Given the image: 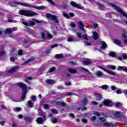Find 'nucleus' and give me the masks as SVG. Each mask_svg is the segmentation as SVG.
I'll use <instances>...</instances> for the list:
<instances>
[{
	"label": "nucleus",
	"mask_w": 127,
	"mask_h": 127,
	"mask_svg": "<svg viewBox=\"0 0 127 127\" xmlns=\"http://www.w3.org/2000/svg\"><path fill=\"white\" fill-rule=\"evenodd\" d=\"M21 15H24L25 16H36L38 15V13L29 10L20 9L18 11Z\"/></svg>",
	"instance_id": "1"
},
{
	"label": "nucleus",
	"mask_w": 127,
	"mask_h": 127,
	"mask_svg": "<svg viewBox=\"0 0 127 127\" xmlns=\"http://www.w3.org/2000/svg\"><path fill=\"white\" fill-rule=\"evenodd\" d=\"M14 4H20V5L25 6L26 7H33V8H35V9H37L38 10H41L42 9H46V8H47L46 6L43 5L40 6H33L32 5L26 3H22L17 1L14 2Z\"/></svg>",
	"instance_id": "2"
},
{
	"label": "nucleus",
	"mask_w": 127,
	"mask_h": 127,
	"mask_svg": "<svg viewBox=\"0 0 127 127\" xmlns=\"http://www.w3.org/2000/svg\"><path fill=\"white\" fill-rule=\"evenodd\" d=\"M105 2H107V3H108V4L110 5V6H111L112 7H113L114 8V9H116V10H117V11H118V12H119V13L122 14V15H123V16H124V17H126V18H127V13H125V12H124L123 9H122L121 8H120V7L117 6V5H116L114 3H110V2H107V1H105Z\"/></svg>",
	"instance_id": "3"
},
{
	"label": "nucleus",
	"mask_w": 127,
	"mask_h": 127,
	"mask_svg": "<svg viewBox=\"0 0 127 127\" xmlns=\"http://www.w3.org/2000/svg\"><path fill=\"white\" fill-rule=\"evenodd\" d=\"M18 86L20 87L22 89V101H23L24 99H25V96L26 95V93H27V90H26L27 87L25 84H23L22 82H19L17 83Z\"/></svg>",
	"instance_id": "4"
},
{
	"label": "nucleus",
	"mask_w": 127,
	"mask_h": 127,
	"mask_svg": "<svg viewBox=\"0 0 127 127\" xmlns=\"http://www.w3.org/2000/svg\"><path fill=\"white\" fill-rule=\"evenodd\" d=\"M47 34V36L48 37V38L49 39H51V38H53V36H52V35L49 34V33H48V32L47 31H45V32H42L41 33V35L42 37V39H43V40H46V39H47V38H46V34Z\"/></svg>",
	"instance_id": "5"
},
{
	"label": "nucleus",
	"mask_w": 127,
	"mask_h": 127,
	"mask_svg": "<svg viewBox=\"0 0 127 127\" xmlns=\"http://www.w3.org/2000/svg\"><path fill=\"white\" fill-rule=\"evenodd\" d=\"M32 20H33V21L30 22L29 24L26 22H23V24L26 25V26H33V25H35V22H37V23H41V21L37 20L35 19H32Z\"/></svg>",
	"instance_id": "6"
},
{
	"label": "nucleus",
	"mask_w": 127,
	"mask_h": 127,
	"mask_svg": "<svg viewBox=\"0 0 127 127\" xmlns=\"http://www.w3.org/2000/svg\"><path fill=\"white\" fill-rule=\"evenodd\" d=\"M46 17L48 18H52L53 20H55L56 23H58V19H57V17L55 15H52L51 14L48 13L46 14Z\"/></svg>",
	"instance_id": "7"
},
{
	"label": "nucleus",
	"mask_w": 127,
	"mask_h": 127,
	"mask_svg": "<svg viewBox=\"0 0 127 127\" xmlns=\"http://www.w3.org/2000/svg\"><path fill=\"white\" fill-rule=\"evenodd\" d=\"M98 67L99 68H100V69H101V70H103V71H104L105 72H107L108 74H109V75H113V76H116V73H115L114 71L112 70L109 71L101 65L98 66Z\"/></svg>",
	"instance_id": "8"
},
{
	"label": "nucleus",
	"mask_w": 127,
	"mask_h": 127,
	"mask_svg": "<svg viewBox=\"0 0 127 127\" xmlns=\"http://www.w3.org/2000/svg\"><path fill=\"white\" fill-rule=\"evenodd\" d=\"M70 5H72V6H74V7H76L77 8H78L79 9H82V8H83V7L81 6L79 3H76V2L74 1H71L70 2Z\"/></svg>",
	"instance_id": "9"
},
{
	"label": "nucleus",
	"mask_w": 127,
	"mask_h": 127,
	"mask_svg": "<svg viewBox=\"0 0 127 127\" xmlns=\"http://www.w3.org/2000/svg\"><path fill=\"white\" fill-rule=\"evenodd\" d=\"M76 35H77V37H78V38H79L80 39H81V38H82V37H83V38L84 39H85V40H89V38H88V37L87 36V35H83L82 36V33H81V32H77V33H76Z\"/></svg>",
	"instance_id": "10"
},
{
	"label": "nucleus",
	"mask_w": 127,
	"mask_h": 127,
	"mask_svg": "<svg viewBox=\"0 0 127 127\" xmlns=\"http://www.w3.org/2000/svg\"><path fill=\"white\" fill-rule=\"evenodd\" d=\"M104 104L107 107H112L113 106V102L110 100L107 99L104 101Z\"/></svg>",
	"instance_id": "11"
},
{
	"label": "nucleus",
	"mask_w": 127,
	"mask_h": 127,
	"mask_svg": "<svg viewBox=\"0 0 127 127\" xmlns=\"http://www.w3.org/2000/svg\"><path fill=\"white\" fill-rule=\"evenodd\" d=\"M36 122H37L39 125H42L44 122V119L42 117H38L36 119Z\"/></svg>",
	"instance_id": "12"
},
{
	"label": "nucleus",
	"mask_w": 127,
	"mask_h": 127,
	"mask_svg": "<svg viewBox=\"0 0 127 127\" xmlns=\"http://www.w3.org/2000/svg\"><path fill=\"white\" fill-rule=\"evenodd\" d=\"M122 37L124 43H127V32H124L122 33Z\"/></svg>",
	"instance_id": "13"
},
{
	"label": "nucleus",
	"mask_w": 127,
	"mask_h": 127,
	"mask_svg": "<svg viewBox=\"0 0 127 127\" xmlns=\"http://www.w3.org/2000/svg\"><path fill=\"white\" fill-rule=\"evenodd\" d=\"M78 26L79 27V29L81 30H82V31H85V29H84V27H85V25H84V24L81 21L78 22Z\"/></svg>",
	"instance_id": "14"
},
{
	"label": "nucleus",
	"mask_w": 127,
	"mask_h": 127,
	"mask_svg": "<svg viewBox=\"0 0 127 127\" xmlns=\"http://www.w3.org/2000/svg\"><path fill=\"white\" fill-rule=\"evenodd\" d=\"M17 69H18V66H14L11 69L8 70L7 72L8 73H14V72H15Z\"/></svg>",
	"instance_id": "15"
},
{
	"label": "nucleus",
	"mask_w": 127,
	"mask_h": 127,
	"mask_svg": "<svg viewBox=\"0 0 127 127\" xmlns=\"http://www.w3.org/2000/svg\"><path fill=\"white\" fill-rule=\"evenodd\" d=\"M101 44L102 46L101 47V49H106L107 47H108V45H107V43L105 42L104 41H101Z\"/></svg>",
	"instance_id": "16"
},
{
	"label": "nucleus",
	"mask_w": 127,
	"mask_h": 127,
	"mask_svg": "<svg viewBox=\"0 0 127 127\" xmlns=\"http://www.w3.org/2000/svg\"><path fill=\"white\" fill-rule=\"evenodd\" d=\"M96 100L97 101H101L102 100V95L99 93H95V94Z\"/></svg>",
	"instance_id": "17"
},
{
	"label": "nucleus",
	"mask_w": 127,
	"mask_h": 127,
	"mask_svg": "<svg viewBox=\"0 0 127 127\" xmlns=\"http://www.w3.org/2000/svg\"><path fill=\"white\" fill-rule=\"evenodd\" d=\"M92 33L93 39H94V40H97V39L99 38V34H98L96 32H93Z\"/></svg>",
	"instance_id": "18"
},
{
	"label": "nucleus",
	"mask_w": 127,
	"mask_h": 127,
	"mask_svg": "<svg viewBox=\"0 0 127 127\" xmlns=\"http://www.w3.org/2000/svg\"><path fill=\"white\" fill-rule=\"evenodd\" d=\"M117 70H123L124 72H127V67H126V66H118Z\"/></svg>",
	"instance_id": "19"
},
{
	"label": "nucleus",
	"mask_w": 127,
	"mask_h": 127,
	"mask_svg": "<svg viewBox=\"0 0 127 127\" xmlns=\"http://www.w3.org/2000/svg\"><path fill=\"white\" fill-rule=\"evenodd\" d=\"M103 126L105 127H113L114 125L112 124V123H108V122H105L103 123Z\"/></svg>",
	"instance_id": "20"
},
{
	"label": "nucleus",
	"mask_w": 127,
	"mask_h": 127,
	"mask_svg": "<svg viewBox=\"0 0 127 127\" xmlns=\"http://www.w3.org/2000/svg\"><path fill=\"white\" fill-rule=\"evenodd\" d=\"M91 63V60L90 59H87V60L84 61L83 62V65H90Z\"/></svg>",
	"instance_id": "21"
},
{
	"label": "nucleus",
	"mask_w": 127,
	"mask_h": 127,
	"mask_svg": "<svg viewBox=\"0 0 127 127\" xmlns=\"http://www.w3.org/2000/svg\"><path fill=\"white\" fill-rule=\"evenodd\" d=\"M27 107H30V108H32L34 106V103L30 100L27 102Z\"/></svg>",
	"instance_id": "22"
},
{
	"label": "nucleus",
	"mask_w": 127,
	"mask_h": 127,
	"mask_svg": "<svg viewBox=\"0 0 127 127\" xmlns=\"http://www.w3.org/2000/svg\"><path fill=\"white\" fill-rule=\"evenodd\" d=\"M97 5L98 6H99L100 9H101V10H105V9H106L105 5H104L100 3H98Z\"/></svg>",
	"instance_id": "23"
},
{
	"label": "nucleus",
	"mask_w": 127,
	"mask_h": 127,
	"mask_svg": "<svg viewBox=\"0 0 127 127\" xmlns=\"http://www.w3.org/2000/svg\"><path fill=\"white\" fill-rule=\"evenodd\" d=\"M106 67L108 69H111V70H116V66L112 65H107Z\"/></svg>",
	"instance_id": "24"
},
{
	"label": "nucleus",
	"mask_w": 127,
	"mask_h": 127,
	"mask_svg": "<svg viewBox=\"0 0 127 127\" xmlns=\"http://www.w3.org/2000/svg\"><path fill=\"white\" fill-rule=\"evenodd\" d=\"M46 82L47 83V84H49L50 85H52V84H54V83H55V81L52 79H48L46 81Z\"/></svg>",
	"instance_id": "25"
},
{
	"label": "nucleus",
	"mask_w": 127,
	"mask_h": 127,
	"mask_svg": "<svg viewBox=\"0 0 127 127\" xmlns=\"http://www.w3.org/2000/svg\"><path fill=\"white\" fill-rule=\"evenodd\" d=\"M96 76H97V77H102V76H103V75L104 74H103V72L102 71L98 70L96 73Z\"/></svg>",
	"instance_id": "26"
},
{
	"label": "nucleus",
	"mask_w": 127,
	"mask_h": 127,
	"mask_svg": "<svg viewBox=\"0 0 127 127\" xmlns=\"http://www.w3.org/2000/svg\"><path fill=\"white\" fill-rule=\"evenodd\" d=\"M127 56L125 54H122L121 55V57H118V59L119 60H120V61H121L122 59H127Z\"/></svg>",
	"instance_id": "27"
},
{
	"label": "nucleus",
	"mask_w": 127,
	"mask_h": 127,
	"mask_svg": "<svg viewBox=\"0 0 127 127\" xmlns=\"http://www.w3.org/2000/svg\"><path fill=\"white\" fill-rule=\"evenodd\" d=\"M56 104L58 106H62V107H65V106H66V104L64 102L58 101L56 103Z\"/></svg>",
	"instance_id": "28"
},
{
	"label": "nucleus",
	"mask_w": 127,
	"mask_h": 127,
	"mask_svg": "<svg viewBox=\"0 0 127 127\" xmlns=\"http://www.w3.org/2000/svg\"><path fill=\"white\" fill-rule=\"evenodd\" d=\"M114 115L116 118H120L121 116H122V113H121L120 112H116L114 113Z\"/></svg>",
	"instance_id": "29"
},
{
	"label": "nucleus",
	"mask_w": 127,
	"mask_h": 127,
	"mask_svg": "<svg viewBox=\"0 0 127 127\" xmlns=\"http://www.w3.org/2000/svg\"><path fill=\"white\" fill-rule=\"evenodd\" d=\"M101 89H103L104 90H108L110 87L107 85H103L100 87Z\"/></svg>",
	"instance_id": "30"
},
{
	"label": "nucleus",
	"mask_w": 127,
	"mask_h": 127,
	"mask_svg": "<svg viewBox=\"0 0 127 127\" xmlns=\"http://www.w3.org/2000/svg\"><path fill=\"white\" fill-rule=\"evenodd\" d=\"M24 121H25L26 123H30V122L32 121V119L29 117H26Z\"/></svg>",
	"instance_id": "31"
},
{
	"label": "nucleus",
	"mask_w": 127,
	"mask_h": 127,
	"mask_svg": "<svg viewBox=\"0 0 127 127\" xmlns=\"http://www.w3.org/2000/svg\"><path fill=\"white\" fill-rule=\"evenodd\" d=\"M68 72L69 73H77V70L72 68H68Z\"/></svg>",
	"instance_id": "32"
},
{
	"label": "nucleus",
	"mask_w": 127,
	"mask_h": 127,
	"mask_svg": "<svg viewBox=\"0 0 127 127\" xmlns=\"http://www.w3.org/2000/svg\"><path fill=\"white\" fill-rule=\"evenodd\" d=\"M114 43L115 44H117V45H118L119 46H120V45H121V41L119 40H115Z\"/></svg>",
	"instance_id": "33"
},
{
	"label": "nucleus",
	"mask_w": 127,
	"mask_h": 127,
	"mask_svg": "<svg viewBox=\"0 0 127 127\" xmlns=\"http://www.w3.org/2000/svg\"><path fill=\"white\" fill-rule=\"evenodd\" d=\"M56 69V68L54 66H53V67H52L50 68V69L49 70V72L50 73H51L52 72H54V71H55Z\"/></svg>",
	"instance_id": "34"
},
{
	"label": "nucleus",
	"mask_w": 127,
	"mask_h": 127,
	"mask_svg": "<svg viewBox=\"0 0 127 127\" xmlns=\"http://www.w3.org/2000/svg\"><path fill=\"white\" fill-rule=\"evenodd\" d=\"M83 104L84 106H85V105H87V104H88V100L86 98H83Z\"/></svg>",
	"instance_id": "35"
},
{
	"label": "nucleus",
	"mask_w": 127,
	"mask_h": 127,
	"mask_svg": "<svg viewBox=\"0 0 127 127\" xmlns=\"http://www.w3.org/2000/svg\"><path fill=\"white\" fill-rule=\"evenodd\" d=\"M32 61V60L31 59H30L28 60V61H26L25 62H24L22 65H26V64H28V63H29V62H31Z\"/></svg>",
	"instance_id": "36"
},
{
	"label": "nucleus",
	"mask_w": 127,
	"mask_h": 127,
	"mask_svg": "<svg viewBox=\"0 0 127 127\" xmlns=\"http://www.w3.org/2000/svg\"><path fill=\"white\" fill-rule=\"evenodd\" d=\"M121 106H122V104L120 102H117L115 104L116 108H119V107H121Z\"/></svg>",
	"instance_id": "37"
},
{
	"label": "nucleus",
	"mask_w": 127,
	"mask_h": 127,
	"mask_svg": "<svg viewBox=\"0 0 127 127\" xmlns=\"http://www.w3.org/2000/svg\"><path fill=\"white\" fill-rule=\"evenodd\" d=\"M12 30L11 29H7L5 31H4V33H11Z\"/></svg>",
	"instance_id": "38"
},
{
	"label": "nucleus",
	"mask_w": 127,
	"mask_h": 127,
	"mask_svg": "<svg viewBox=\"0 0 127 127\" xmlns=\"http://www.w3.org/2000/svg\"><path fill=\"white\" fill-rule=\"evenodd\" d=\"M81 69L83 71H85V72H87V73H88V74H91V72L87 68H85L84 67H81Z\"/></svg>",
	"instance_id": "39"
},
{
	"label": "nucleus",
	"mask_w": 127,
	"mask_h": 127,
	"mask_svg": "<svg viewBox=\"0 0 127 127\" xmlns=\"http://www.w3.org/2000/svg\"><path fill=\"white\" fill-rule=\"evenodd\" d=\"M67 41H68L69 42H72V41H74V38H73L72 37H69L67 40Z\"/></svg>",
	"instance_id": "40"
},
{
	"label": "nucleus",
	"mask_w": 127,
	"mask_h": 127,
	"mask_svg": "<svg viewBox=\"0 0 127 127\" xmlns=\"http://www.w3.org/2000/svg\"><path fill=\"white\" fill-rule=\"evenodd\" d=\"M14 112H20L21 111V108L16 107L14 109Z\"/></svg>",
	"instance_id": "41"
},
{
	"label": "nucleus",
	"mask_w": 127,
	"mask_h": 127,
	"mask_svg": "<svg viewBox=\"0 0 127 127\" xmlns=\"http://www.w3.org/2000/svg\"><path fill=\"white\" fill-rule=\"evenodd\" d=\"M69 25L70 26V27H72V28H74V27H76V24L74 23H70Z\"/></svg>",
	"instance_id": "42"
},
{
	"label": "nucleus",
	"mask_w": 127,
	"mask_h": 127,
	"mask_svg": "<svg viewBox=\"0 0 127 127\" xmlns=\"http://www.w3.org/2000/svg\"><path fill=\"white\" fill-rule=\"evenodd\" d=\"M109 55L112 56V57H116V53L114 52H111L109 54Z\"/></svg>",
	"instance_id": "43"
},
{
	"label": "nucleus",
	"mask_w": 127,
	"mask_h": 127,
	"mask_svg": "<svg viewBox=\"0 0 127 127\" xmlns=\"http://www.w3.org/2000/svg\"><path fill=\"white\" fill-rule=\"evenodd\" d=\"M93 115L94 116H97V117H100V114L98 112H93Z\"/></svg>",
	"instance_id": "44"
},
{
	"label": "nucleus",
	"mask_w": 127,
	"mask_h": 127,
	"mask_svg": "<svg viewBox=\"0 0 127 127\" xmlns=\"http://www.w3.org/2000/svg\"><path fill=\"white\" fill-rule=\"evenodd\" d=\"M52 112L54 114H58V111L55 109H52Z\"/></svg>",
	"instance_id": "45"
},
{
	"label": "nucleus",
	"mask_w": 127,
	"mask_h": 127,
	"mask_svg": "<svg viewBox=\"0 0 127 127\" xmlns=\"http://www.w3.org/2000/svg\"><path fill=\"white\" fill-rule=\"evenodd\" d=\"M44 109H45V110L49 109V105H48V104H44Z\"/></svg>",
	"instance_id": "46"
},
{
	"label": "nucleus",
	"mask_w": 127,
	"mask_h": 127,
	"mask_svg": "<svg viewBox=\"0 0 127 127\" xmlns=\"http://www.w3.org/2000/svg\"><path fill=\"white\" fill-rule=\"evenodd\" d=\"M99 120H100V121H101L102 123H104L106 121V119H105V118L103 117L99 118Z\"/></svg>",
	"instance_id": "47"
},
{
	"label": "nucleus",
	"mask_w": 127,
	"mask_h": 127,
	"mask_svg": "<svg viewBox=\"0 0 127 127\" xmlns=\"http://www.w3.org/2000/svg\"><path fill=\"white\" fill-rule=\"evenodd\" d=\"M92 28H97L98 27L99 25L97 24H94L92 26Z\"/></svg>",
	"instance_id": "48"
},
{
	"label": "nucleus",
	"mask_w": 127,
	"mask_h": 127,
	"mask_svg": "<svg viewBox=\"0 0 127 127\" xmlns=\"http://www.w3.org/2000/svg\"><path fill=\"white\" fill-rule=\"evenodd\" d=\"M96 119H97V117L96 116H93L92 117L90 118L91 121H92V122H95V120H96Z\"/></svg>",
	"instance_id": "49"
},
{
	"label": "nucleus",
	"mask_w": 127,
	"mask_h": 127,
	"mask_svg": "<svg viewBox=\"0 0 127 127\" xmlns=\"http://www.w3.org/2000/svg\"><path fill=\"white\" fill-rule=\"evenodd\" d=\"M55 57H56V58H62L63 56L62 55H56Z\"/></svg>",
	"instance_id": "50"
},
{
	"label": "nucleus",
	"mask_w": 127,
	"mask_h": 127,
	"mask_svg": "<svg viewBox=\"0 0 127 127\" xmlns=\"http://www.w3.org/2000/svg\"><path fill=\"white\" fill-rule=\"evenodd\" d=\"M106 17H109L110 18H111V17H112V15L110 13H106Z\"/></svg>",
	"instance_id": "51"
},
{
	"label": "nucleus",
	"mask_w": 127,
	"mask_h": 127,
	"mask_svg": "<svg viewBox=\"0 0 127 127\" xmlns=\"http://www.w3.org/2000/svg\"><path fill=\"white\" fill-rule=\"evenodd\" d=\"M31 99L32 101H33V102H35V101H36V97L35 96H32Z\"/></svg>",
	"instance_id": "52"
},
{
	"label": "nucleus",
	"mask_w": 127,
	"mask_h": 127,
	"mask_svg": "<svg viewBox=\"0 0 127 127\" xmlns=\"http://www.w3.org/2000/svg\"><path fill=\"white\" fill-rule=\"evenodd\" d=\"M121 23H122V24H124V25H127V21L122 20L121 22Z\"/></svg>",
	"instance_id": "53"
},
{
	"label": "nucleus",
	"mask_w": 127,
	"mask_h": 127,
	"mask_svg": "<svg viewBox=\"0 0 127 127\" xmlns=\"http://www.w3.org/2000/svg\"><path fill=\"white\" fill-rule=\"evenodd\" d=\"M47 1H48L49 2H50V3H51V4H53V5H54L55 3L54 2H53V1H52V0H46Z\"/></svg>",
	"instance_id": "54"
},
{
	"label": "nucleus",
	"mask_w": 127,
	"mask_h": 127,
	"mask_svg": "<svg viewBox=\"0 0 127 127\" xmlns=\"http://www.w3.org/2000/svg\"><path fill=\"white\" fill-rule=\"evenodd\" d=\"M18 54L19 56H21V55H22V51L19 50L18 52Z\"/></svg>",
	"instance_id": "55"
},
{
	"label": "nucleus",
	"mask_w": 127,
	"mask_h": 127,
	"mask_svg": "<svg viewBox=\"0 0 127 127\" xmlns=\"http://www.w3.org/2000/svg\"><path fill=\"white\" fill-rule=\"evenodd\" d=\"M57 46H58V44H55V45H51V48H54L55 47H57Z\"/></svg>",
	"instance_id": "56"
},
{
	"label": "nucleus",
	"mask_w": 127,
	"mask_h": 127,
	"mask_svg": "<svg viewBox=\"0 0 127 127\" xmlns=\"http://www.w3.org/2000/svg\"><path fill=\"white\" fill-rule=\"evenodd\" d=\"M58 122V121L57 120V119L55 118L53 120V124H56V123H57Z\"/></svg>",
	"instance_id": "57"
},
{
	"label": "nucleus",
	"mask_w": 127,
	"mask_h": 127,
	"mask_svg": "<svg viewBox=\"0 0 127 127\" xmlns=\"http://www.w3.org/2000/svg\"><path fill=\"white\" fill-rule=\"evenodd\" d=\"M116 93L117 95H120V94H122V91L118 89L116 91Z\"/></svg>",
	"instance_id": "58"
},
{
	"label": "nucleus",
	"mask_w": 127,
	"mask_h": 127,
	"mask_svg": "<svg viewBox=\"0 0 127 127\" xmlns=\"http://www.w3.org/2000/svg\"><path fill=\"white\" fill-rule=\"evenodd\" d=\"M111 88L112 91H115V90H117V87H116L115 86H111Z\"/></svg>",
	"instance_id": "59"
},
{
	"label": "nucleus",
	"mask_w": 127,
	"mask_h": 127,
	"mask_svg": "<svg viewBox=\"0 0 127 127\" xmlns=\"http://www.w3.org/2000/svg\"><path fill=\"white\" fill-rule=\"evenodd\" d=\"M5 54V52L3 51L0 52V56H2Z\"/></svg>",
	"instance_id": "60"
},
{
	"label": "nucleus",
	"mask_w": 127,
	"mask_h": 127,
	"mask_svg": "<svg viewBox=\"0 0 127 127\" xmlns=\"http://www.w3.org/2000/svg\"><path fill=\"white\" fill-rule=\"evenodd\" d=\"M63 15L64 16V17H66V18H69V15H68V14L66 13H64Z\"/></svg>",
	"instance_id": "61"
},
{
	"label": "nucleus",
	"mask_w": 127,
	"mask_h": 127,
	"mask_svg": "<svg viewBox=\"0 0 127 127\" xmlns=\"http://www.w3.org/2000/svg\"><path fill=\"white\" fill-rule=\"evenodd\" d=\"M11 30H12V32H13V31H16V30H17V28L14 27V28L11 29Z\"/></svg>",
	"instance_id": "62"
},
{
	"label": "nucleus",
	"mask_w": 127,
	"mask_h": 127,
	"mask_svg": "<svg viewBox=\"0 0 127 127\" xmlns=\"http://www.w3.org/2000/svg\"><path fill=\"white\" fill-rule=\"evenodd\" d=\"M65 85L66 86H71V82H65Z\"/></svg>",
	"instance_id": "63"
},
{
	"label": "nucleus",
	"mask_w": 127,
	"mask_h": 127,
	"mask_svg": "<svg viewBox=\"0 0 127 127\" xmlns=\"http://www.w3.org/2000/svg\"><path fill=\"white\" fill-rule=\"evenodd\" d=\"M86 110H87V107H81V111H82V112H84V111H86Z\"/></svg>",
	"instance_id": "64"
}]
</instances>
